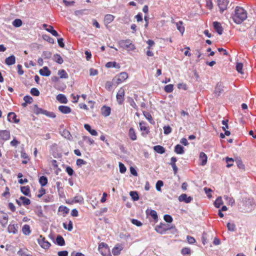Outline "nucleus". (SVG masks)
<instances>
[{"label": "nucleus", "instance_id": "f257e3e1", "mask_svg": "<svg viewBox=\"0 0 256 256\" xmlns=\"http://www.w3.org/2000/svg\"><path fill=\"white\" fill-rule=\"evenodd\" d=\"M247 18L246 11L242 7L236 6L232 16L234 21L236 24H240Z\"/></svg>", "mask_w": 256, "mask_h": 256}, {"label": "nucleus", "instance_id": "f03ea898", "mask_svg": "<svg viewBox=\"0 0 256 256\" xmlns=\"http://www.w3.org/2000/svg\"><path fill=\"white\" fill-rule=\"evenodd\" d=\"M120 46L128 51L133 50L136 49L134 45L130 40H122L119 42Z\"/></svg>", "mask_w": 256, "mask_h": 256}, {"label": "nucleus", "instance_id": "7ed1b4c3", "mask_svg": "<svg viewBox=\"0 0 256 256\" xmlns=\"http://www.w3.org/2000/svg\"><path fill=\"white\" fill-rule=\"evenodd\" d=\"M128 78V74L126 72H122L117 74L114 78L113 82L117 85L123 82Z\"/></svg>", "mask_w": 256, "mask_h": 256}, {"label": "nucleus", "instance_id": "20e7f679", "mask_svg": "<svg viewBox=\"0 0 256 256\" xmlns=\"http://www.w3.org/2000/svg\"><path fill=\"white\" fill-rule=\"evenodd\" d=\"M140 130L142 132V136H146L150 133V128L146 122L142 121L139 123Z\"/></svg>", "mask_w": 256, "mask_h": 256}, {"label": "nucleus", "instance_id": "39448f33", "mask_svg": "<svg viewBox=\"0 0 256 256\" xmlns=\"http://www.w3.org/2000/svg\"><path fill=\"white\" fill-rule=\"evenodd\" d=\"M170 228L169 224H166L160 223V225L156 226L155 228V230L156 232L163 234L166 230H170Z\"/></svg>", "mask_w": 256, "mask_h": 256}, {"label": "nucleus", "instance_id": "423d86ee", "mask_svg": "<svg viewBox=\"0 0 256 256\" xmlns=\"http://www.w3.org/2000/svg\"><path fill=\"white\" fill-rule=\"evenodd\" d=\"M124 95L125 92L124 89L122 88H120L118 90L116 96V101L119 104L122 105L123 104L124 100Z\"/></svg>", "mask_w": 256, "mask_h": 256}, {"label": "nucleus", "instance_id": "0eeeda50", "mask_svg": "<svg viewBox=\"0 0 256 256\" xmlns=\"http://www.w3.org/2000/svg\"><path fill=\"white\" fill-rule=\"evenodd\" d=\"M38 241L40 246L44 249H48L50 246V244L48 241L46 240V238L42 236H40Z\"/></svg>", "mask_w": 256, "mask_h": 256}, {"label": "nucleus", "instance_id": "6e6552de", "mask_svg": "<svg viewBox=\"0 0 256 256\" xmlns=\"http://www.w3.org/2000/svg\"><path fill=\"white\" fill-rule=\"evenodd\" d=\"M8 216L6 213L0 212V223L4 227L6 226L8 224Z\"/></svg>", "mask_w": 256, "mask_h": 256}, {"label": "nucleus", "instance_id": "1a4fd4ad", "mask_svg": "<svg viewBox=\"0 0 256 256\" xmlns=\"http://www.w3.org/2000/svg\"><path fill=\"white\" fill-rule=\"evenodd\" d=\"M98 251L102 256H106L108 252L107 244L104 242L100 244L98 246Z\"/></svg>", "mask_w": 256, "mask_h": 256}, {"label": "nucleus", "instance_id": "9d476101", "mask_svg": "<svg viewBox=\"0 0 256 256\" xmlns=\"http://www.w3.org/2000/svg\"><path fill=\"white\" fill-rule=\"evenodd\" d=\"M228 3V0H218V4L221 12L226 10Z\"/></svg>", "mask_w": 256, "mask_h": 256}, {"label": "nucleus", "instance_id": "9b49d317", "mask_svg": "<svg viewBox=\"0 0 256 256\" xmlns=\"http://www.w3.org/2000/svg\"><path fill=\"white\" fill-rule=\"evenodd\" d=\"M42 27L46 31L50 32L54 36H56V37L58 36L59 35H58V32L54 29L53 26H48V25L44 24H42Z\"/></svg>", "mask_w": 256, "mask_h": 256}, {"label": "nucleus", "instance_id": "f8f14e48", "mask_svg": "<svg viewBox=\"0 0 256 256\" xmlns=\"http://www.w3.org/2000/svg\"><path fill=\"white\" fill-rule=\"evenodd\" d=\"M16 202L19 206H20L22 204L24 206H28L30 204V200L24 196H20L19 200H16Z\"/></svg>", "mask_w": 256, "mask_h": 256}, {"label": "nucleus", "instance_id": "ddd939ff", "mask_svg": "<svg viewBox=\"0 0 256 256\" xmlns=\"http://www.w3.org/2000/svg\"><path fill=\"white\" fill-rule=\"evenodd\" d=\"M192 200V198L188 196L186 194L180 195L178 197V200L180 202H184L186 204L190 203Z\"/></svg>", "mask_w": 256, "mask_h": 256}, {"label": "nucleus", "instance_id": "4468645a", "mask_svg": "<svg viewBox=\"0 0 256 256\" xmlns=\"http://www.w3.org/2000/svg\"><path fill=\"white\" fill-rule=\"evenodd\" d=\"M10 138V132L8 130H0V139L4 140H8Z\"/></svg>", "mask_w": 256, "mask_h": 256}, {"label": "nucleus", "instance_id": "2eb2a0df", "mask_svg": "<svg viewBox=\"0 0 256 256\" xmlns=\"http://www.w3.org/2000/svg\"><path fill=\"white\" fill-rule=\"evenodd\" d=\"M212 24L216 32L218 34L221 35L223 32V28L220 23L218 22H214Z\"/></svg>", "mask_w": 256, "mask_h": 256}, {"label": "nucleus", "instance_id": "dca6fc26", "mask_svg": "<svg viewBox=\"0 0 256 256\" xmlns=\"http://www.w3.org/2000/svg\"><path fill=\"white\" fill-rule=\"evenodd\" d=\"M8 120L10 122L18 123L19 122V120L16 118V115L14 112H10L8 114Z\"/></svg>", "mask_w": 256, "mask_h": 256}, {"label": "nucleus", "instance_id": "f3484780", "mask_svg": "<svg viewBox=\"0 0 256 256\" xmlns=\"http://www.w3.org/2000/svg\"><path fill=\"white\" fill-rule=\"evenodd\" d=\"M199 160L200 162V165L202 166H205L207 163V156L204 152H200V154Z\"/></svg>", "mask_w": 256, "mask_h": 256}, {"label": "nucleus", "instance_id": "a211bd4d", "mask_svg": "<svg viewBox=\"0 0 256 256\" xmlns=\"http://www.w3.org/2000/svg\"><path fill=\"white\" fill-rule=\"evenodd\" d=\"M110 112L111 109L109 106H104L101 108V114L103 116L105 117L110 116Z\"/></svg>", "mask_w": 256, "mask_h": 256}, {"label": "nucleus", "instance_id": "6ab92c4d", "mask_svg": "<svg viewBox=\"0 0 256 256\" xmlns=\"http://www.w3.org/2000/svg\"><path fill=\"white\" fill-rule=\"evenodd\" d=\"M223 91V86L221 83H218L214 90V94L215 96H218Z\"/></svg>", "mask_w": 256, "mask_h": 256}, {"label": "nucleus", "instance_id": "aec40b11", "mask_svg": "<svg viewBox=\"0 0 256 256\" xmlns=\"http://www.w3.org/2000/svg\"><path fill=\"white\" fill-rule=\"evenodd\" d=\"M58 109L62 113L64 114H70L72 111L70 107L65 106H58Z\"/></svg>", "mask_w": 256, "mask_h": 256}, {"label": "nucleus", "instance_id": "412c9836", "mask_svg": "<svg viewBox=\"0 0 256 256\" xmlns=\"http://www.w3.org/2000/svg\"><path fill=\"white\" fill-rule=\"evenodd\" d=\"M40 74L43 76H49L51 72L47 66H44L42 68L40 69L39 71Z\"/></svg>", "mask_w": 256, "mask_h": 256}, {"label": "nucleus", "instance_id": "4be33fe9", "mask_svg": "<svg viewBox=\"0 0 256 256\" xmlns=\"http://www.w3.org/2000/svg\"><path fill=\"white\" fill-rule=\"evenodd\" d=\"M18 224H10L8 228V232L13 233L14 234L18 232Z\"/></svg>", "mask_w": 256, "mask_h": 256}, {"label": "nucleus", "instance_id": "5701e85b", "mask_svg": "<svg viewBox=\"0 0 256 256\" xmlns=\"http://www.w3.org/2000/svg\"><path fill=\"white\" fill-rule=\"evenodd\" d=\"M146 213L148 215L150 216L154 220H158V217L156 211L151 209H148L146 210Z\"/></svg>", "mask_w": 256, "mask_h": 256}, {"label": "nucleus", "instance_id": "b1692460", "mask_svg": "<svg viewBox=\"0 0 256 256\" xmlns=\"http://www.w3.org/2000/svg\"><path fill=\"white\" fill-rule=\"evenodd\" d=\"M15 62L16 58L14 55L10 56L5 60V63L8 66L14 64Z\"/></svg>", "mask_w": 256, "mask_h": 256}, {"label": "nucleus", "instance_id": "393cba45", "mask_svg": "<svg viewBox=\"0 0 256 256\" xmlns=\"http://www.w3.org/2000/svg\"><path fill=\"white\" fill-rule=\"evenodd\" d=\"M128 134L132 140H136L137 139V136L134 128H130Z\"/></svg>", "mask_w": 256, "mask_h": 256}, {"label": "nucleus", "instance_id": "a878e982", "mask_svg": "<svg viewBox=\"0 0 256 256\" xmlns=\"http://www.w3.org/2000/svg\"><path fill=\"white\" fill-rule=\"evenodd\" d=\"M72 202L73 203H79V204H83L84 202V200L83 197L80 195H78L75 196L72 200Z\"/></svg>", "mask_w": 256, "mask_h": 256}, {"label": "nucleus", "instance_id": "bb28decb", "mask_svg": "<svg viewBox=\"0 0 256 256\" xmlns=\"http://www.w3.org/2000/svg\"><path fill=\"white\" fill-rule=\"evenodd\" d=\"M22 232L23 234L26 236H28L31 233L30 226L28 224H24L22 228Z\"/></svg>", "mask_w": 256, "mask_h": 256}, {"label": "nucleus", "instance_id": "cd10ccee", "mask_svg": "<svg viewBox=\"0 0 256 256\" xmlns=\"http://www.w3.org/2000/svg\"><path fill=\"white\" fill-rule=\"evenodd\" d=\"M56 100L62 104H66L68 100L66 96L63 94H59L56 96Z\"/></svg>", "mask_w": 256, "mask_h": 256}, {"label": "nucleus", "instance_id": "c85d7f7f", "mask_svg": "<svg viewBox=\"0 0 256 256\" xmlns=\"http://www.w3.org/2000/svg\"><path fill=\"white\" fill-rule=\"evenodd\" d=\"M174 151L177 154H183L184 152V148L180 144H176L175 146Z\"/></svg>", "mask_w": 256, "mask_h": 256}, {"label": "nucleus", "instance_id": "c756f323", "mask_svg": "<svg viewBox=\"0 0 256 256\" xmlns=\"http://www.w3.org/2000/svg\"><path fill=\"white\" fill-rule=\"evenodd\" d=\"M84 128L88 130L92 136H97L98 134L97 132L93 129L91 128V126L88 124H85L84 125Z\"/></svg>", "mask_w": 256, "mask_h": 256}, {"label": "nucleus", "instance_id": "7c9ffc66", "mask_svg": "<svg viewBox=\"0 0 256 256\" xmlns=\"http://www.w3.org/2000/svg\"><path fill=\"white\" fill-rule=\"evenodd\" d=\"M177 29L179 32L182 34L184 32V27L183 26V22L182 21H179L176 23Z\"/></svg>", "mask_w": 256, "mask_h": 256}, {"label": "nucleus", "instance_id": "2f4dec72", "mask_svg": "<svg viewBox=\"0 0 256 256\" xmlns=\"http://www.w3.org/2000/svg\"><path fill=\"white\" fill-rule=\"evenodd\" d=\"M114 16L113 15L108 14L104 17V22L105 24H109L114 20Z\"/></svg>", "mask_w": 256, "mask_h": 256}, {"label": "nucleus", "instance_id": "473e14b6", "mask_svg": "<svg viewBox=\"0 0 256 256\" xmlns=\"http://www.w3.org/2000/svg\"><path fill=\"white\" fill-rule=\"evenodd\" d=\"M154 150H155L156 152L162 154L165 152V148L160 145L156 146L154 147Z\"/></svg>", "mask_w": 256, "mask_h": 256}, {"label": "nucleus", "instance_id": "72a5a7b5", "mask_svg": "<svg viewBox=\"0 0 256 256\" xmlns=\"http://www.w3.org/2000/svg\"><path fill=\"white\" fill-rule=\"evenodd\" d=\"M56 244L60 246H63L65 244V242L63 237L60 235L57 236L56 238Z\"/></svg>", "mask_w": 256, "mask_h": 256}, {"label": "nucleus", "instance_id": "f704fd0d", "mask_svg": "<svg viewBox=\"0 0 256 256\" xmlns=\"http://www.w3.org/2000/svg\"><path fill=\"white\" fill-rule=\"evenodd\" d=\"M63 226L68 231H72L73 228V224L71 220H69L68 224L66 222L63 223Z\"/></svg>", "mask_w": 256, "mask_h": 256}, {"label": "nucleus", "instance_id": "c9c22d12", "mask_svg": "<svg viewBox=\"0 0 256 256\" xmlns=\"http://www.w3.org/2000/svg\"><path fill=\"white\" fill-rule=\"evenodd\" d=\"M122 250V246H114L112 250V253L114 256H118Z\"/></svg>", "mask_w": 256, "mask_h": 256}, {"label": "nucleus", "instance_id": "e433bc0d", "mask_svg": "<svg viewBox=\"0 0 256 256\" xmlns=\"http://www.w3.org/2000/svg\"><path fill=\"white\" fill-rule=\"evenodd\" d=\"M58 74L61 78H68V74L64 70H60L58 71Z\"/></svg>", "mask_w": 256, "mask_h": 256}, {"label": "nucleus", "instance_id": "4c0bfd02", "mask_svg": "<svg viewBox=\"0 0 256 256\" xmlns=\"http://www.w3.org/2000/svg\"><path fill=\"white\" fill-rule=\"evenodd\" d=\"M22 192L25 196H28L30 193V190L28 186H24L20 188Z\"/></svg>", "mask_w": 256, "mask_h": 256}, {"label": "nucleus", "instance_id": "58836bf2", "mask_svg": "<svg viewBox=\"0 0 256 256\" xmlns=\"http://www.w3.org/2000/svg\"><path fill=\"white\" fill-rule=\"evenodd\" d=\"M127 100L128 102L130 105V106H132L136 110L138 109V107L132 98L130 97H128Z\"/></svg>", "mask_w": 256, "mask_h": 256}, {"label": "nucleus", "instance_id": "ea45409f", "mask_svg": "<svg viewBox=\"0 0 256 256\" xmlns=\"http://www.w3.org/2000/svg\"><path fill=\"white\" fill-rule=\"evenodd\" d=\"M61 135L64 138H67L68 140H70L72 138V136L70 132L66 130H64L61 132Z\"/></svg>", "mask_w": 256, "mask_h": 256}, {"label": "nucleus", "instance_id": "a19ab883", "mask_svg": "<svg viewBox=\"0 0 256 256\" xmlns=\"http://www.w3.org/2000/svg\"><path fill=\"white\" fill-rule=\"evenodd\" d=\"M39 182L42 186H45L48 183V178L45 176H42L39 178Z\"/></svg>", "mask_w": 256, "mask_h": 256}, {"label": "nucleus", "instance_id": "79ce46f5", "mask_svg": "<svg viewBox=\"0 0 256 256\" xmlns=\"http://www.w3.org/2000/svg\"><path fill=\"white\" fill-rule=\"evenodd\" d=\"M54 60L59 64H62L63 63L64 60L61 56L58 54H56L54 56Z\"/></svg>", "mask_w": 256, "mask_h": 256}, {"label": "nucleus", "instance_id": "37998d69", "mask_svg": "<svg viewBox=\"0 0 256 256\" xmlns=\"http://www.w3.org/2000/svg\"><path fill=\"white\" fill-rule=\"evenodd\" d=\"M130 196L132 197V198L133 200L136 201V200H138L139 196H138V194L136 192L132 191L130 192Z\"/></svg>", "mask_w": 256, "mask_h": 256}, {"label": "nucleus", "instance_id": "c03bdc74", "mask_svg": "<svg viewBox=\"0 0 256 256\" xmlns=\"http://www.w3.org/2000/svg\"><path fill=\"white\" fill-rule=\"evenodd\" d=\"M143 114L145 118L150 122V124H154L153 118L150 112H144Z\"/></svg>", "mask_w": 256, "mask_h": 256}, {"label": "nucleus", "instance_id": "a18cd8bd", "mask_svg": "<svg viewBox=\"0 0 256 256\" xmlns=\"http://www.w3.org/2000/svg\"><path fill=\"white\" fill-rule=\"evenodd\" d=\"M223 202L222 200V198L220 196L218 197L216 201L214 202V206L217 208H219L222 204Z\"/></svg>", "mask_w": 256, "mask_h": 256}, {"label": "nucleus", "instance_id": "49530a36", "mask_svg": "<svg viewBox=\"0 0 256 256\" xmlns=\"http://www.w3.org/2000/svg\"><path fill=\"white\" fill-rule=\"evenodd\" d=\"M69 208L65 206H60L58 208V211L62 212L64 214H66L69 212Z\"/></svg>", "mask_w": 256, "mask_h": 256}, {"label": "nucleus", "instance_id": "de8ad7c7", "mask_svg": "<svg viewBox=\"0 0 256 256\" xmlns=\"http://www.w3.org/2000/svg\"><path fill=\"white\" fill-rule=\"evenodd\" d=\"M164 90L166 92H172L174 90V86L172 84H168L164 86Z\"/></svg>", "mask_w": 256, "mask_h": 256}, {"label": "nucleus", "instance_id": "09e8293b", "mask_svg": "<svg viewBox=\"0 0 256 256\" xmlns=\"http://www.w3.org/2000/svg\"><path fill=\"white\" fill-rule=\"evenodd\" d=\"M243 64L241 62H237L236 64V70L240 74H243L242 71Z\"/></svg>", "mask_w": 256, "mask_h": 256}, {"label": "nucleus", "instance_id": "8fccbe9b", "mask_svg": "<svg viewBox=\"0 0 256 256\" xmlns=\"http://www.w3.org/2000/svg\"><path fill=\"white\" fill-rule=\"evenodd\" d=\"M106 66L107 68H119L118 64L115 62H108L106 64Z\"/></svg>", "mask_w": 256, "mask_h": 256}, {"label": "nucleus", "instance_id": "3c124183", "mask_svg": "<svg viewBox=\"0 0 256 256\" xmlns=\"http://www.w3.org/2000/svg\"><path fill=\"white\" fill-rule=\"evenodd\" d=\"M22 21L20 19H16L12 22V24L15 27H20L22 25Z\"/></svg>", "mask_w": 256, "mask_h": 256}, {"label": "nucleus", "instance_id": "603ef678", "mask_svg": "<svg viewBox=\"0 0 256 256\" xmlns=\"http://www.w3.org/2000/svg\"><path fill=\"white\" fill-rule=\"evenodd\" d=\"M224 198L226 200L227 203L229 204L232 205L234 203V200L228 196H224Z\"/></svg>", "mask_w": 256, "mask_h": 256}, {"label": "nucleus", "instance_id": "864d4df0", "mask_svg": "<svg viewBox=\"0 0 256 256\" xmlns=\"http://www.w3.org/2000/svg\"><path fill=\"white\" fill-rule=\"evenodd\" d=\"M181 253L184 256L186 254H190L191 253V250L190 248L186 247L182 248Z\"/></svg>", "mask_w": 256, "mask_h": 256}, {"label": "nucleus", "instance_id": "5fc2aeb1", "mask_svg": "<svg viewBox=\"0 0 256 256\" xmlns=\"http://www.w3.org/2000/svg\"><path fill=\"white\" fill-rule=\"evenodd\" d=\"M43 114L50 117V118H54L56 116L54 112H48L46 110H45V111L43 112Z\"/></svg>", "mask_w": 256, "mask_h": 256}, {"label": "nucleus", "instance_id": "6e6d98bb", "mask_svg": "<svg viewBox=\"0 0 256 256\" xmlns=\"http://www.w3.org/2000/svg\"><path fill=\"white\" fill-rule=\"evenodd\" d=\"M164 132L167 135L172 132V128L169 126H164Z\"/></svg>", "mask_w": 256, "mask_h": 256}, {"label": "nucleus", "instance_id": "4d7b16f0", "mask_svg": "<svg viewBox=\"0 0 256 256\" xmlns=\"http://www.w3.org/2000/svg\"><path fill=\"white\" fill-rule=\"evenodd\" d=\"M119 168H120V172L122 174H124L126 172V167L124 166V165L122 163L120 162H119Z\"/></svg>", "mask_w": 256, "mask_h": 256}, {"label": "nucleus", "instance_id": "13d9d810", "mask_svg": "<svg viewBox=\"0 0 256 256\" xmlns=\"http://www.w3.org/2000/svg\"><path fill=\"white\" fill-rule=\"evenodd\" d=\"M30 94L34 96H38L40 93L36 88H32L30 90Z\"/></svg>", "mask_w": 256, "mask_h": 256}, {"label": "nucleus", "instance_id": "bf43d9fd", "mask_svg": "<svg viewBox=\"0 0 256 256\" xmlns=\"http://www.w3.org/2000/svg\"><path fill=\"white\" fill-rule=\"evenodd\" d=\"M227 228L228 230L230 231H234L236 229L235 224L233 223L228 222L227 224Z\"/></svg>", "mask_w": 256, "mask_h": 256}, {"label": "nucleus", "instance_id": "052dcab7", "mask_svg": "<svg viewBox=\"0 0 256 256\" xmlns=\"http://www.w3.org/2000/svg\"><path fill=\"white\" fill-rule=\"evenodd\" d=\"M52 56V53L48 51H44L42 53V56L44 58L48 59Z\"/></svg>", "mask_w": 256, "mask_h": 256}, {"label": "nucleus", "instance_id": "680f3d73", "mask_svg": "<svg viewBox=\"0 0 256 256\" xmlns=\"http://www.w3.org/2000/svg\"><path fill=\"white\" fill-rule=\"evenodd\" d=\"M43 38L44 40L48 41V42L50 44H54V40L50 38V36L47 35H44L43 36Z\"/></svg>", "mask_w": 256, "mask_h": 256}, {"label": "nucleus", "instance_id": "e2e57ef3", "mask_svg": "<svg viewBox=\"0 0 256 256\" xmlns=\"http://www.w3.org/2000/svg\"><path fill=\"white\" fill-rule=\"evenodd\" d=\"M226 162L228 164L226 166L230 168L233 165L232 162H234V160L232 158H226Z\"/></svg>", "mask_w": 256, "mask_h": 256}, {"label": "nucleus", "instance_id": "0e129e2a", "mask_svg": "<svg viewBox=\"0 0 256 256\" xmlns=\"http://www.w3.org/2000/svg\"><path fill=\"white\" fill-rule=\"evenodd\" d=\"M24 100L28 104H31L32 102V98L29 96H24Z\"/></svg>", "mask_w": 256, "mask_h": 256}, {"label": "nucleus", "instance_id": "69168bd1", "mask_svg": "<svg viewBox=\"0 0 256 256\" xmlns=\"http://www.w3.org/2000/svg\"><path fill=\"white\" fill-rule=\"evenodd\" d=\"M164 185L163 182L162 180H158L156 184V189L158 191L161 190V186H162Z\"/></svg>", "mask_w": 256, "mask_h": 256}, {"label": "nucleus", "instance_id": "338daca9", "mask_svg": "<svg viewBox=\"0 0 256 256\" xmlns=\"http://www.w3.org/2000/svg\"><path fill=\"white\" fill-rule=\"evenodd\" d=\"M76 164L78 166H82V165L86 164V162L82 159H78Z\"/></svg>", "mask_w": 256, "mask_h": 256}, {"label": "nucleus", "instance_id": "774afa93", "mask_svg": "<svg viewBox=\"0 0 256 256\" xmlns=\"http://www.w3.org/2000/svg\"><path fill=\"white\" fill-rule=\"evenodd\" d=\"M164 220L168 222H171L172 221V217L168 214H166L164 216Z\"/></svg>", "mask_w": 256, "mask_h": 256}]
</instances>
